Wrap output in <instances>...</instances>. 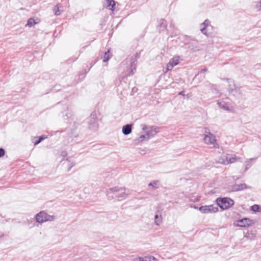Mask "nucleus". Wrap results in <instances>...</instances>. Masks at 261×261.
<instances>
[{"instance_id":"nucleus-1","label":"nucleus","mask_w":261,"mask_h":261,"mask_svg":"<svg viewBox=\"0 0 261 261\" xmlns=\"http://www.w3.org/2000/svg\"><path fill=\"white\" fill-rule=\"evenodd\" d=\"M125 188L117 187L109 189L107 191V195L113 194L112 198H117L118 200H122L126 198L127 194L125 192Z\"/></svg>"},{"instance_id":"nucleus-2","label":"nucleus","mask_w":261,"mask_h":261,"mask_svg":"<svg viewBox=\"0 0 261 261\" xmlns=\"http://www.w3.org/2000/svg\"><path fill=\"white\" fill-rule=\"evenodd\" d=\"M139 58V55L138 53H136L132 56L130 67L128 70L126 71L123 77H121V79H120V82H121L125 76H130L134 74V71L136 70V64Z\"/></svg>"},{"instance_id":"nucleus-3","label":"nucleus","mask_w":261,"mask_h":261,"mask_svg":"<svg viewBox=\"0 0 261 261\" xmlns=\"http://www.w3.org/2000/svg\"><path fill=\"white\" fill-rule=\"evenodd\" d=\"M36 222L42 223L46 221H53L56 219V217L53 215H49L45 211H41L35 216Z\"/></svg>"},{"instance_id":"nucleus-4","label":"nucleus","mask_w":261,"mask_h":261,"mask_svg":"<svg viewBox=\"0 0 261 261\" xmlns=\"http://www.w3.org/2000/svg\"><path fill=\"white\" fill-rule=\"evenodd\" d=\"M217 205L222 210H226L234 204L232 199L228 197L218 198L216 199Z\"/></svg>"},{"instance_id":"nucleus-5","label":"nucleus","mask_w":261,"mask_h":261,"mask_svg":"<svg viewBox=\"0 0 261 261\" xmlns=\"http://www.w3.org/2000/svg\"><path fill=\"white\" fill-rule=\"evenodd\" d=\"M142 128L144 131V134H146L148 139L153 137L159 132V127L154 126H148L145 124H142Z\"/></svg>"},{"instance_id":"nucleus-6","label":"nucleus","mask_w":261,"mask_h":261,"mask_svg":"<svg viewBox=\"0 0 261 261\" xmlns=\"http://www.w3.org/2000/svg\"><path fill=\"white\" fill-rule=\"evenodd\" d=\"M88 127L92 130H96L98 127V120L95 112H93L88 120Z\"/></svg>"},{"instance_id":"nucleus-7","label":"nucleus","mask_w":261,"mask_h":261,"mask_svg":"<svg viewBox=\"0 0 261 261\" xmlns=\"http://www.w3.org/2000/svg\"><path fill=\"white\" fill-rule=\"evenodd\" d=\"M203 214H212L218 211V207L214 205L201 206L199 208Z\"/></svg>"},{"instance_id":"nucleus-8","label":"nucleus","mask_w":261,"mask_h":261,"mask_svg":"<svg viewBox=\"0 0 261 261\" xmlns=\"http://www.w3.org/2000/svg\"><path fill=\"white\" fill-rule=\"evenodd\" d=\"M225 80L227 81L228 83V91L229 94H231L233 95H235V94L234 92H237L238 91L240 90V88H238L236 87V85L234 83V81L232 80H230L228 79H224Z\"/></svg>"},{"instance_id":"nucleus-9","label":"nucleus","mask_w":261,"mask_h":261,"mask_svg":"<svg viewBox=\"0 0 261 261\" xmlns=\"http://www.w3.org/2000/svg\"><path fill=\"white\" fill-rule=\"evenodd\" d=\"M243 233L246 238L252 240L256 237V230L255 229H244Z\"/></svg>"},{"instance_id":"nucleus-10","label":"nucleus","mask_w":261,"mask_h":261,"mask_svg":"<svg viewBox=\"0 0 261 261\" xmlns=\"http://www.w3.org/2000/svg\"><path fill=\"white\" fill-rule=\"evenodd\" d=\"M179 56H175L172 58L167 65V70H171L174 66L179 63Z\"/></svg>"},{"instance_id":"nucleus-11","label":"nucleus","mask_w":261,"mask_h":261,"mask_svg":"<svg viewBox=\"0 0 261 261\" xmlns=\"http://www.w3.org/2000/svg\"><path fill=\"white\" fill-rule=\"evenodd\" d=\"M203 139L205 143L208 145H213L215 146V144L216 142V137L212 134L205 135Z\"/></svg>"},{"instance_id":"nucleus-12","label":"nucleus","mask_w":261,"mask_h":261,"mask_svg":"<svg viewBox=\"0 0 261 261\" xmlns=\"http://www.w3.org/2000/svg\"><path fill=\"white\" fill-rule=\"evenodd\" d=\"M247 189H251V187L245 184H234L231 186L232 192H238Z\"/></svg>"},{"instance_id":"nucleus-13","label":"nucleus","mask_w":261,"mask_h":261,"mask_svg":"<svg viewBox=\"0 0 261 261\" xmlns=\"http://www.w3.org/2000/svg\"><path fill=\"white\" fill-rule=\"evenodd\" d=\"M252 223V220L249 218H244L238 222L237 226L241 227H246L250 226Z\"/></svg>"},{"instance_id":"nucleus-14","label":"nucleus","mask_w":261,"mask_h":261,"mask_svg":"<svg viewBox=\"0 0 261 261\" xmlns=\"http://www.w3.org/2000/svg\"><path fill=\"white\" fill-rule=\"evenodd\" d=\"M65 161L66 162L63 163V165L67 168V172H69L75 165V163L71 158H67Z\"/></svg>"},{"instance_id":"nucleus-15","label":"nucleus","mask_w":261,"mask_h":261,"mask_svg":"<svg viewBox=\"0 0 261 261\" xmlns=\"http://www.w3.org/2000/svg\"><path fill=\"white\" fill-rule=\"evenodd\" d=\"M115 6V2L114 0H106L103 3V7L112 11H114Z\"/></svg>"},{"instance_id":"nucleus-16","label":"nucleus","mask_w":261,"mask_h":261,"mask_svg":"<svg viewBox=\"0 0 261 261\" xmlns=\"http://www.w3.org/2000/svg\"><path fill=\"white\" fill-rule=\"evenodd\" d=\"M122 133L124 135H128L132 132V124H127L122 127Z\"/></svg>"},{"instance_id":"nucleus-17","label":"nucleus","mask_w":261,"mask_h":261,"mask_svg":"<svg viewBox=\"0 0 261 261\" xmlns=\"http://www.w3.org/2000/svg\"><path fill=\"white\" fill-rule=\"evenodd\" d=\"M210 24V21L207 20V19H206L201 24V26L202 27H201L200 28V31H201V32L204 34V35H207V32H206V28L208 27L209 26Z\"/></svg>"},{"instance_id":"nucleus-18","label":"nucleus","mask_w":261,"mask_h":261,"mask_svg":"<svg viewBox=\"0 0 261 261\" xmlns=\"http://www.w3.org/2000/svg\"><path fill=\"white\" fill-rule=\"evenodd\" d=\"M237 160V156L235 155H233L231 157H226V159L225 160H223L222 162H221L222 164L224 165H228L229 163H234Z\"/></svg>"},{"instance_id":"nucleus-19","label":"nucleus","mask_w":261,"mask_h":261,"mask_svg":"<svg viewBox=\"0 0 261 261\" xmlns=\"http://www.w3.org/2000/svg\"><path fill=\"white\" fill-rule=\"evenodd\" d=\"M208 86L213 94L218 95L219 96L220 95V92L218 89L216 85L209 83L208 84Z\"/></svg>"},{"instance_id":"nucleus-20","label":"nucleus","mask_w":261,"mask_h":261,"mask_svg":"<svg viewBox=\"0 0 261 261\" xmlns=\"http://www.w3.org/2000/svg\"><path fill=\"white\" fill-rule=\"evenodd\" d=\"M167 27L166 21L164 19H161L159 24L158 25L157 29L159 32L164 31Z\"/></svg>"},{"instance_id":"nucleus-21","label":"nucleus","mask_w":261,"mask_h":261,"mask_svg":"<svg viewBox=\"0 0 261 261\" xmlns=\"http://www.w3.org/2000/svg\"><path fill=\"white\" fill-rule=\"evenodd\" d=\"M160 181L159 180H155L151 181L148 186L151 187L152 189H158L160 188Z\"/></svg>"},{"instance_id":"nucleus-22","label":"nucleus","mask_w":261,"mask_h":261,"mask_svg":"<svg viewBox=\"0 0 261 261\" xmlns=\"http://www.w3.org/2000/svg\"><path fill=\"white\" fill-rule=\"evenodd\" d=\"M47 138V136L46 135H42L38 137H35L34 138V139H36L37 140L34 142V146H36L39 144L41 141L44 140V139H46Z\"/></svg>"},{"instance_id":"nucleus-23","label":"nucleus","mask_w":261,"mask_h":261,"mask_svg":"<svg viewBox=\"0 0 261 261\" xmlns=\"http://www.w3.org/2000/svg\"><path fill=\"white\" fill-rule=\"evenodd\" d=\"M149 139H147V136L145 134H144V135H140L138 138H137L134 140V142H135V144H138L140 142H142L144 141H145V140L147 141Z\"/></svg>"},{"instance_id":"nucleus-24","label":"nucleus","mask_w":261,"mask_h":261,"mask_svg":"<svg viewBox=\"0 0 261 261\" xmlns=\"http://www.w3.org/2000/svg\"><path fill=\"white\" fill-rule=\"evenodd\" d=\"M217 104L220 108L224 110L228 111L229 110V107L224 102L220 101L219 100H218Z\"/></svg>"},{"instance_id":"nucleus-25","label":"nucleus","mask_w":261,"mask_h":261,"mask_svg":"<svg viewBox=\"0 0 261 261\" xmlns=\"http://www.w3.org/2000/svg\"><path fill=\"white\" fill-rule=\"evenodd\" d=\"M67 110L63 112L64 118L65 119H68L71 118L72 114V113L68 110V107H66Z\"/></svg>"},{"instance_id":"nucleus-26","label":"nucleus","mask_w":261,"mask_h":261,"mask_svg":"<svg viewBox=\"0 0 261 261\" xmlns=\"http://www.w3.org/2000/svg\"><path fill=\"white\" fill-rule=\"evenodd\" d=\"M62 6L61 4H57L54 8V14L57 15L59 16L61 14V11H60V8H62Z\"/></svg>"},{"instance_id":"nucleus-27","label":"nucleus","mask_w":261,"mask_h":261,"mask_svg":"<svg viewBox=\"0 0 261 261\" xmlns=\"http://www.w3.org/2000/svg\"><path fill=\"white\" fill-rule=\"evenodd\" d=\"M110 51L108 49L104 54L103 61L104 62H107L110 59Z\"/></svg>"},{"instance_id":"nucleus-28","label":"nucleus","mask_w":261,"mask_h":261,"mask_svg":"<svg viewBox=\"0 0 261 261\" xmlns=\"http://www.w3.org/2000/svg\"><path fill=\"white\" fill-rule=\"evenodd\" d=\"M36 23V22H35V20L32 18H30L28 19L26 26L31 27Z\"/></svg>"},{"instance_id":"nucleus-29","label":"nucleus","mask_w":261,"mask_h":261,"mask_svg":"<svg viewBox=\"0 0 261 261\" xmlns=\"http://www.w3.org/2000/svg\"><path fill=\"white\" fill-rule=\"evenodd\" d=\"M251 210L254 212H260V206L257 204H254L251 206Z\"/></svg>"},{"instance_id":"nucleus-30","label":"nucleus","mask_w":261,"mask_h":261,"mask_svg":"<svg viewBox=\"0 0 261 261\" xmlns=\"http://www.w3.org/2000/svg\"><path fill=\"white\" fill-rule=\"evenodd\" d=\"M154 222L155 224L158 226L161 222V216L159 217L158 214H156L154 216Z\"/></svg>"},{"instance_id":"nucleus-31","label":"nucleus","mask_w":261,"mask_h":261,"mask_svg":"<svg viewBox=\"0 0 261 261\" xmlns=\"http://www.w3.org/2000/svg\"><path fill=\"white\" fill-rule=\"evenodd\" d=\"M143 261H155V258L152 256H145Z\"/></svg>"},{"instance_id":"nucleus-32","label":"nucleus","mask_w":261,"mask_h":261,"mask_svg":"<svg viewBox=\"0 0 261 261\" xmlns=\"http://www.w3.org/2000/svg\"><path fill=\"white\" fill-rule=\"evenodd\" d=\"M60 155L64 158L61 161V162H62L65 160L64 158L67 156V152L66 150H61L60 152Z\"/></svg>"},{"instance_id":"nucleus-33","label":"nucleus","mask_w":261,"mask_h":261,"mask_svg":"<svg viewBox=\"0 0 261 261\" xmlns=\"http://www.w3.org/2000/svg\"><path fill=\"white\" fill-rule=\"evenodd\" d=\"M61 89V85H56L53 88V91H60Z\"/></svg>"},{"instance_id":"nucleus-34","label":"nucleus","mask_w":261,"mask_h":261,"mask_svg":"<svg viewBox=\"0 0 261 261\" xmlns=\"http://www.w3.org/2000/svg\"><path fill=\"white\" fill-rule=\"evenodd\" d=\"M256 8L259 11H261V0H259V2L256 4Z\"/></svg>"},{"instance_id":"nucleus-35","label":"nucleus","mask_w":261,"mask_h":261,"mask_svg":"<svg viewBox=\"0 0 261 261\" xmlns=\"http://www.w3.org/2000/svg\"><path fill=\"white\" fill-rule=\"evenodd\" d=\"M204 132L205 133L207 134L206 135H210V134H211L208 128H205Z\"/></svg>"},{"instance_id":"nucleus-36","label":"nucleus","mask_w":261,"mask_h":261,"mask_svg":"<svg viewBox=\"0 0 261 261\" xmlns=\"http://www.w3.org/2000/svg\"><path fill=\"white\" fill-rule=\"evenodd\" d=\"M5 149L3 148H1V157L5 155Z\"/></svg>"},{"instance_id":"nucleus-37","label":"nucleus","mask_w":261,"mask_h":261,"mask_svg":"<svg viewBox=\"0 0 261 261\" xmlns=\"http://www.w3.org/2000/svg\"><path fill=\"white\" fill-rule=\"evenodd\" d=\"M207 71V68H203L202 69H201L199 72H198V74L199 73H203L204 72H206Z\"/></svg>"},{"instance_id":"nucleus-38","label":"nucleus","mask_w":261,"mask_h":261,"mask_svg":"<svg viewBox=\"0 0 261 261\" xmlns=\"http://www.w3.org/2000/svg\"><path fill=\"white\" fill-rule=\"evenodd\" d=\"M144 260V258L138 257L136 259V261H143Z\"/></svg>"},{"instance_id":"nucleus-39","label":"nucleus","mask_w":261,"mask_h":261,"mask_svg":"<svg viewBox=\"0 0 261 261\" xmlns=\"http://www.w3.org/2000/svg\"><path fill=\"white\" fill-rule=\"evenodd\" d=\"M179 94L181 95H185V92L184 91H181L179 92Z\"/></svg>"},{"instance_id":"nucleus-40","label":"nucleus","mask_w":261,"mask_h":261,"mask_svg":"<svg viewBox=\"0 0 261 261\" xmlns=\"http://www.w3.org/2000/svg\"><path fill=\"white\" fill-rule=\"evenodd\" d=\"M246 166H249V167H250V166H251V165H249V163H247ZM247 169H248V167H246V169H245V170H247Z\"/></svg>"},{"instance_id":"nucleus-41","label":"nucleus","mask_w":261,"mask_h":261,"mask_svg":"<svg viewBox=\"0 0 261 261\" xmlns=\"http://www.w3.org/2000/svg\"><path fill=\"white\" fill-rule=\"evenodd\" d=\"M255 160V159H254V158H251V159H250V161H252V160Z\"/></svg>"},{"instance_id":"nucleus-42","label":"nucleus","mask_w":261,"mask_h":261,"mask_svg":"<svg viewBox=\"0 0 261 261\" xmlns=\"http://www.w3.org/2000/svg\"><path fill=\"white\" fill-rule=\"evenodd\" d=\"M81 75H83V77H85V75L84 74H80V76H81Z\"/></svg>"},{"instance_id":"nucleus-43","label":"nucleus","mask_w":261,"mask_h":261,"mask_svg":"<svg viewBox=\"0 0 261 261\" xmlns=\"http://www.w3.org/2000/svg\"><path fill=\"white\" fill-rule=\"evenodd\" d=\"M94 63H95V62L94 63H92V65H91V67H92L93 65H94Z\"/></svg>"},{"instance_id":"nucleus-44","label":"nucleus","mask_w":261,"mask_h":261,"mask_svg":"<svg viewBox=\"0 0 261 261\" xmlns=\"http://www.w3.org/2000/svg\"><path fill=\"white\" fill-rule=\"evenodd\" d=\"M94 63H95V62L94 63H92V65H91V67H92L93 65H94Z\"/></svg>"}]
</instances>
